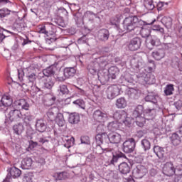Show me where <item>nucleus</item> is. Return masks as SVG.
<instances>
[{
	"label": "nucleus",
	"mask_w": 182,
	"mask_h": 182,
	"mask_svg": "<svg viewBox=\"0 0 182 182\" xmlns=\"http://www.w3.org/2000/svg\"><path fill=\"white\" fill-rule=\"evenodd\" d=\"M139 25H146V21L139 19L136 16L126 18L123 21V32H132L134 31L136 34Z\"/></svg>",
	"instance_id": "obj_1"
},
{
	"label": "nucleus",
	"mask_w": 182,
	"mask_h": 182,
	"mask_svg": "<svg viewBox=\"0 0 182 182\" xmlns=\"http://www.w3.org/2000/svg\"><path fill=\"white\" fill-rule=\"evenodd\" d=\"M117 75H119V68L110 67L108 70H102L101 73H98V79L102 82H109L110 79H116Z\"/></svg>",
	"instance_id": "obj_2"
},
{
	"label": "nucleus",
	"mask_w": 182,
	"mask_h": 182,
	"mask_svg": "<svg viewBox=\"0 0 182 182\" xmlns=\"http://www.w3.org/2000/svg\"><path fill=\"white\" fill-rule=\"evenodd\" d=\"M143 105H138L132 112V118L136 119V124L139 127L144 126V117L143 116Z\"/></svg>",
	"instance_id": "obj_3"
},
{
	"label": "nucleus",
	"mask_w": 182,
	"mask_h": 182,
	"mask_svg": "<svg viewBox=\"0 0 182 182\" xmlns=\"http://www.w3.org/2000/svg\"><path fill=\"white\" fill-rule=\"evenodd\" d=\"M92 117L95 122L99 123H105L107 120H109L110 116L109 114L102 112L100 109L95 110L93 113Z\"/></svg>",
	"instance_id": "obj_4"
},
{
	"label": "nucleus",
	"mask_w": 182,
	"mask_h": 182,
	"mask_svg": "<svg viewBox=\"0 0 182 182\" xmlns=\"http://www.w3.org/2000/svg\"><path fill=\"white\" fill-rule=\"evenodd\" d=\"M136 147L134 139L130 138L125 141L122 144V151L124 153H133Z\"/></svg>",
	"instance_id": "obj_5"
},
{
	"label": "nucleus",
	"mask_w": 182,
	"mask_h": 182,
	"mask_svg": "<svg viewBox=\"0 0 182 182\" xmlns=\"http://www.w3.org/2000/svg\"><path fill=\"white\" fill-rule=\"evenodd\" d=\"M9 112L6 117L10 122H20L22 119V112L18 109H9Z\"/></svg>",
	"instance_id": "obj_6"
},
{
	"label": "nucleus",
	"mask_w": 182,
	"mask_h": 182,
	"mask_svg": "<svg viewBox=\"0 0 182 182\" xmlns=\"http://www.w3.org/2000/svg\"><path fill=\"white\" fill-rule=\"evenodd\" d=\"M134 178H143L147 174V168L143 165H138L132 172Z\"/></svg>",
	"instance_id": "obj_7"
},
{
	"label": "nucleus",
	"mask_w": 182,
	"mask_h": 182,
	"mask_svg": "<svg viewBox=\"0 0 182 182\" xmlns=\"http://www.w3.org/2000/svg\"><path fill=\"white\" fill-rule=\"evenodd\" d=\"M162 173L167 177H171L176 174V168L171 162H166L163 167Z\"/></svg>",
	"instance_id": "obj_8"
},
{
	"label": "nucleus",
	"mask_w": 182,
	"mask_h": 182,
	"mask_svg": "<svg viewBox=\"0 0 182 182\" xmlns=\"http://www.w3.org/2000/svg\"><path fill=\"white\" fill-rule=\"evenodd\" d=\"M120 95V89L116 85H110L107 90V97L108 99H114Z\"/></svg>",
	"instance_id": "obj_9"
},
{
	"label": "nucleus",
	"mask_w": 182,
	"mask_h": 182,
	"mask_svg": "<svg viewBox=\"0 0 182 182\" xmlns=\"http://www.w3.org/2000/svg\"><path fill=\"white\" fill-rule=\"evenodd\" d=\"M26 73V82L30 83V86L32 87L36 82V74L32 71V68H28L24 70Z\"/></svg>",
	"instance_id": "obj_10"
},
{
	"label": "nucleus",
	"mask_w": 182,
	"mask_h": 182,
	"mask_svg": "<svg viewBox=\"0 0 182 182\" xmlns=\"http://www.w3.org/2000/svg\"><path fill=\"white\" fill-rule=\"evenodd\" d=\"M141 46V38L136 37L132 38L127 45L129 50L134 51L140 49Z\"/></svg>",
	"instance_id": "obj_11"
},
{
	"label": "nucleus",
	"mask_w": 182,
	"mask_h": 182,
	"mask_svg": "<svg viewBox=\"0 0 182 182\" xmlns=\"http://www.w3.org/2000/svg\"><path fill=\"white\" fill-rule=\"evenodd\" d=\"M146 69L149 73L146 74L144 73H141L139 75H136V77H138V79H141V80H144L145 83L147 85H150L154 82V80H153L154 78L151 79V75L150 74V72L153 70V68L148 67Z\"/></svg>",
	"instance_id": "obj_12"
},
{
	"label": "nucleus",
	"mask_w": 182,
	"mask_h": 182,
	"mask_svg": "<svg viewBox=\"0 0 182 182\" xmlns=\"http://www.w3.org/2000/svg\"><path fill=\"white\" fill-rule=\"evenodd\" d=\"M103 66L100 65L97 62H92L87 65V70L91 75H99V73H102V70H100V68Z\"/></svg>",
	"instance_id": "obj_13"
},
{
	"label": "nucleus",
	"mask_w": 182,
	"mask_h": 182,
	"mask_svg": "<svg viewBox=\"0 0 182 182\" xmlns=\"http://www.w3.org/2000/svg\"><path fill=\"white\" fill-rule=\"evenodd\" d=\"M144 62L143 59L140 57L134 58L131 60V65L134 69V70H140L144 68Z\"/></svg>",
	"instance_id": "obj_14"
},
{
	"label": "nucleus",
	"mask_w": 182,
	"mask_h": 182,
	"mask_svg": "<svg viewBox=\"0 0 182 182\" xmlns=\"http://www.w3.org/2000/svg\"><path fill=\"white\" fill-rule=\"evenodd\" d=\"M12 105V98L9 95H4L0 101V107L4 110H9L8 107Z\"/></svg>",
	"instance_id": "obj_15"
},
{
	"label": "nucleus",
	"mask_w": 182,
	"mask_h": 182,
	"mask_svg": "<svg viewBox=\"0 0 182 182\" xmlns=\"http://www.w3.org/2000/svg\"><path fill=\"white\" fill-rule=\"evenodd\" d=\"M147 23L145 22V25H139L135 35H141L142 38H149L150 36V28H146Z\"/></svg>",
	"instance_id": "obj_16"
},
{
	"label": "nucleus",
	"mask_w": 182,
	"mask_h": 182,
	"mask_svg": "<svg viewBox=\"0 0 182 182\" xmlns=\"http://www.w3.org/2000/svg\"><path fill=\"white\" fill-rule=\"evenodd\" d=\"M156 113L157 109L156 108L144 109L143 112L144 124L146 123V120H151L156 116Z\"/></svg>",
	"instance_id": "obj_17"
},
{
	"label": "nucleus",
	"mask_w": 182,
	"mask_h": 182,
	"mask_svg": "<svg viewBox=\"0 0 182 182\" xmlns=\"http://www.w3.org/2000/svg\"><path fill=\"white\" fill-rule=\"evenodd\" d=\"M134 82V78L129 72H125L119 78V83L121 85H127V83H133Z\"/></svg>",
	"instance_id": "obj_18"
},
{
	"label": "nucleus",
	"mask_w": 182,
	"mask_h": 182,
	"mask_svg": "<svg viewBox=\"0 0 182 182\" xmlns=\"http://www.w3.org/2000/svg\"><path fill=\"white\" fill-rule=\"evenodd\" d=\"M108 139L112 144H119L122 141V135L117 132H112L108 134Z\"/></svg>",
	"instance_id": "obj_19"
},
{
	"label": "nucleus",
	"mask_w": 182,
	"mask_h": 182,
	"mask_svg": "<svg viewBox=\"0 0 182 182\" xmlns=\"http://www.w3.org/2000/svg\"><path fill=\"white\" fill-rule=\"evenodd\" d=\"M109 36L110 34L109 33V30L103 28L98 31L97 38L99 41H101L102 42H106V41L109 40Z\"/></svg>",
	"instance_id": "obj_20"
},
{
	"label": "nucleus",
	"mask_w": 182,
	"mask_h": 182,
	"mask_svg": "<svg viewBox=\"0 0 182 182\" xmlns=\"http://www.w3.org/2000/svg\"><path fill=\"white\" fill-rule=\"evenodd\" d=\"M57 114H58L57 107L50 108L46 113L47 119L48 120V122H55Z\"/></svg>",
	"instance_id": "obj_21"
},
{
	"label": "nucleus",
	"mask_w": 182,
	"mask_h": 182,
	"mask_svg": "<svg viewBox=\"0 0 182 182\" xmlns=\"http://www.w3.org/2000/svg\"><path fill=\"white\" fill-rule=\"evenodd\" d=\"M113 117L114 119H115V120H117L118 122H119V123H122V122H123V119L127 117V112L122 109L118 110L114 113Z\"/></svg>",
	"instance_id": "obj_22"
},
{
	"label": "nucleus",
	"mask_w": 182,
	"mask_h": 182,
	"mask_svg": "<svg viewBox=\"0 0 182 182\" xmlns=\"http://www.w3.org/2000/svg\"><path fill=\"white\" fill-rule=\"evenodd\" d=\"M33 165V161L30 157L25 158L21 161V168L23 170H30V168H32Z\"/></svg>",
	"instance_id": "obj_23"
},
{
	"label": "nucleus",
	"mask_w": 182,
	"mask_h": 182,
	"mask_svg": "<svg viewBox=\"0 0 182 182\" xmlns=\"http://www.w3.org/2000/svg\"><path fill=\"white\" fill-rule=\"evenodd\" d=\"M118 168H119V173H121V174H124V176H126L127 174H129L131 170L130 165H129V164L126 162L121 163L119 165Z\"/></svg>",
	"instance_id": "obj_24"
},
{
	"label": "nucleus",
	"mask_w": 182,
	"mask_h": 182,
	"mask_svg": "<svg viewBox=\"0 0 182 182\" xmlns=\"http://www.w3.org/2000/svg\"><path fill=\"white\" fill-rule=\"evenodd\" d=\"M165 55L166 53L163 49L154 50L151 53V56L152 58H154L155 60H161V59H163V58H164Z\"/></svg>",
	"instance_id": "obj_25"
},
{
	"label": "nucleus",
	"mask_w": 182,
	"mask_h": 182,
	"mask_svg": "<svg viewBox=\"0 0 182 182\" xmlns=\"http://www.w3.org/2000/svg\"><path fill=\"white\" fill-rule=\"evenodd\" d=\"M36 129L40 133H43L46 130V124L43 119H37L36 123Z\"/></svg>",
	"instance_id": "obj_26"
},
{
	"label": "nucleus",
	"mask_w": 182,
	"mask_h": 182,
	"mask_svg": "<svg viewBox=\"0 0 182 182\" xmlns=\"http://www.w3.org/2000/svg\"><path fill=\"white\" fill-rule=\"evenodd\" d=\"M97 17V15L94 14L92 11H87L84 14V16L82 17L83 21H88V22H93L95 19H96Z\"/></svg>",
	"instance_id": "obj_27"
},
{
	"label": "nucleus",
	"mask_w": 182,
	"mask_h": 182,
	"mask_svg": "<svg viewBox=\"0 0 182 182\" xmlns=\"http://www.w3.org/2000/svg\"><path fill=\"white\" fill-rule=\"evenodd\" d=\"M75 73L76 69L73 67H68L64 69V76L67 79H69L70 77H73Z\"/></svg>",
	"instance_id": "obj_28"
},
{
	"label": "nucleus",
	"mask_w": 182,
	"mask_h": 182,
	"mask_svg": "<svg viewBox=\"0 0 182 182\" xmlns=\"http://www.w3.org/2000/svg\"><path fill=\"white\" fill-rule=\"evenodd\" d=\"M171 143L173 146H178L181 143L182 139L180 138V136L176 134V132L171 134L170 136Z\"/></svg>",
	"instance_id": "obj_29"
},
{
	"label": "nucleus",
	"mask_w": 182,
	"mask_h": 182,
	"mask_svg": "<svg viewBox=\"0 0 182 182\" xmlns=\"http://www.w3.org/2000/svg\"><path fill=\"white\" fill-rule=\"evenodd\" d=\"M161 23L164 25L165 28L170 29L173 25V19L169 16H164L161 20Z\"/></svg>",
	"instance_id": "obj_30"
},
{
	"label": "nucleus",
	"mask_w": 182,
	"mask_h": 182,
	"mask_svg": "<svg viewBox=\"0 0 182 182\" xmlns=\"http://www.w3.org/2000/svg\"><path fill=\"white\" fill-rule=\"evenodd\" d=\"M80 121V117L77 113L70 114L68 118V122L71 124H77Z\"/></svg>",
	"instance_id": "obj_31"
},
{
	"label": "nucleus",
	"mask_w": 182,
	"mask_h": 182,
	"mask_svg": "<svg viewBox=\"0 0 182 182\" xmlns=\"http://www.w3.org/2000/svg\"><path fill=\"white\" fill-rule=\"evenodd\" d=\"M115 105L117 109H124L127 106V101L124 97H120L116 100Z\"/></svg>",
	"instance_id": "obj_32"
},
{
	"label": "nucleus",
	"mask_w": 182,
	"mask_h": 182,
	"mask_svg": "<svg viewBox=\"0 0 182 182\" xmlns=\"http://www.w3.org/2000/svg\"><path fill=\"white\" fill-rule=\"evenodd\" d=\"M23 130H25V128L23 127V125L21 123L16 124L13 127V132L17 136H21Z\"/></svg>",
	"instance_id": "obj_33"
},
{
	"label": "nucleus",
	"mask_w": 182,
	"mask_h": 182,
	"mask_svg": "<svg viewBox=\"0 0 182 182\" xmlns=\"http://www.w3.org/2000/svg\"><path fill=\"white\" fill-rule=\"evenodd\" d=\"M154 153L156 154L159 159H163L164 157V149L161 146H154Z\"/></svg>",
	"instance_id": "obj_34"
},
{
	"label": "nucleus",
	"mask_w": 182,
	"mask_h": 182,
	"mask_svg": "<svg viewBox=\"0 0 182 182\" xmlns=\"http://www.w3.org/2000/svg\"><path fill=\"white\" fill-rule=\"evenodd\" d=\"M144 6L147 11H153L156 8V4L153 0H144Z\"/></svg>",
	"instance_id": "obj_35"
},
{
	"label": "nucleus",
	"mask_w": 182,
	"mask_h": 182,
	"mask_svg": "<svg viewBox=\"0 0 182 182\" xmlns=\"http://www.w3.org/2000/svg\"><path fill=\"white\" fill-rule=\"evenodd\" d=\"M21 174H22V172L19 168L15 166L10 168V175L13 178H18V177L21 176Z\"/></svg>",
	"instance_id": "obj_36"
},
{
	"label": "nucleus",
	"mask_w": 182,
	"mask_h": 182,
	"mask_svg": "<svg viewBox=\"0 0 182 182\" xmlns=\"http://www.w3.org/2000/svg\"><path fill=\"white\" fill-rule=\"evenodd\" d=\"M63 141H66V143L64 144V147H66L67 149H70L73 144H75V138L72 136L70 139H69V136H65L63 138Z\"/></svg>",
	"instance_id": "obj_37"
},
{
	"label": "nucleus",
	"mask_w": 182,
	"mask_h": 182,
	"mask_svg": "<svg viewBox=\"0 0 182 182\" xmlns=\"http://www.w3.org/2000/svg\"><path fill=\"white\" fill-rule=\"evenodd\" d=\"M58 93L60 96H63V95H68L69 93V89L65 85H60L58 88Z\"/></svg>",
	"instance_id": "obj_38"
},
{
	"label": "nucleus",
	"mask_w": 182,
	"mask_h": 182,
	"mask_svg": "<svg viewBox=\"0 0 182 182\" xmlns=\"http://www.w3.org/2000/svg\"><path fill=\"white\" fill-rule=\"evenodd\" d=\"M60 127L65 126V119L61 113L57 114L55 121Z\"/></svg>",
	"instance_id": "obj_39"
},
{
	"label": "nucleus",
	"mask_w": 182,
	"mask_h": 182,
	"mask_svg": "<svg viewBox=\"0 0 182 182\" xmlns=\"http://www.w3.org/2000/svg\"><path fill=\"white\" fill-rule=\"evenodd\" d=\"M119 122L117 121H113L107 124V129L109 132H114L119 127Z\"/></svg>",
	"instance_id": "obj_40"
},
{
	"label": "nucleus",
	"mask_w": 182,
	"mask_h": 182,
	"mask_svg": "<svg viewBox=\"0 0 182 182\" xmlns=\"http://www.w3.org/2000/svg\"><path fill=\"white\" fill-rule=\"evenodd\" d=\"M157 99H159V96L155 95L154 94H149L145 97L146 102H151V103H154V105H156L157 103Z\"/></svg>",
	"instance_id": "obj_41"
},
{
	"label": "nucleus",
	"mask_w": 182,
	"mask_h": 182,
	"mask_svg": "<svg viewBox=\"0 0 182 182\" xmlns=\"http://www.w3.org/2000/svg\"><path fill=\"white\" fill-rule=\"evenodd\" d=\"M43 74L46 77H51L52 75L55 74V70L53 66H50L43 70Z\"/></svg>",
	"instance_id": "obj_42"
},
{
	"label": "nucleus",
	"mask_w": 182,
	"mask_h": 182,
	"mask_svg": "<svg viewBox=\"0 0 182 182\" xmlns=\"http://www.w3.org/2000/svg\"><path fill=\"white\" fill-rule=\"evenodd\" d=\"M174 92V85L173 84L167 85L164 89V94L166 96H171Z\"/></svg>",
	"instance_id": "obj_43"
},
{
	"label": "nucleus",
	"mask_w": 182,
	"mask_h": 182,
	"mask_svg": "<svg viewBox=\"0 0 182 182\" xmlns=\"http://www.w3.org/2000/svg\"><path fill=\"white\" fill-rule=\"evenodd\" d=\"M22 120L26 123V124H29L31 122L33 121V116L26 113L24 114H22L21 117Z\"/></svg>",
	"instance_id": "obj_44"
},
{
	"label": "nucleus",
	"mask_w": 182,
	"mask_h": 182,
	"mask_svg": "<svg viewBox=\"0 0 182 182\" xmlns=\"http://www.w3.org/2000/svg\"><path fill=\"white\" fill-rule=\"evenodd\" d=\"M55 82L52 80V77H47L44 82V86L46 89H52Z\"/></svg>",
	"instance_id": "obj_45"
},
{
	"label": "nucleus",
	"mask_w": 182,
	"mask_h": 182,
	"mask_svg": "<svg viewBox=\"0 0 182 182\" xmlns=\"http://www.w3.org/2000/svg\"><path fill=\"white\" fill-rule=\"evenodd\" d=\"M18 106L21 107V109H24V110H28L29 109V104L25 99H21L17 102Z\"/></svg>",
	"instance_id": "obj_46"
},
{
	"label": "nucleus",
	"mask_w": 182,
	"mask_h": 182,
	"mask_svg": "<svg viewBox=\"0 0 182 182\" xmlns=\"http://www.w3.org/2000/svg\"><path fill=\"white\" fill-rule=\"evenodd\" d=\"M149 42L152 46H160L161 45L160 38H157L156 36H152Z\"/></svg>",
	"instance_id": "obj_47"
},
{
	"label": "nucleus",
	"mask_w": 182,
	"mask_h": 182,
	"mask_svg": "<svg viewBox=\"0 0 182 182\" xmlns=\"http://www.w3.org/2000/svg\"><path fill=\"white\" fill-rule=\"evenodd\" d=\"M141 144L142 146V149H144V151H147V150H150V147L151 144H150V141L147 139H143L141 141Z\"/></svg>",
	"instance_id": "obj_48"
},
{
	"label": "nucleus",
	"mask_w": 182,
	"mask_h": 182,
	"mask_svg": "<svg viewBox=\"0 0 182 182\" xmlns=\"http://www.w3.org/2000/svg\"><path fill=\"white\" fill-rule=\"evenodd\" d=\"M73 105L78 106L80 109H86V105L85 104V101L83 100L78 99L77 100L73 101Z\"/></svg>",
	"instance_id": "obj_49"
},
{
	"label": "nucleus",
	"mask_w": 182,
	"mask_h": 182,
	"mask_svg": "<svg viewBox=\"0 0 182 182\" xmlns=\"http://www.w3.org/2000/svg\"><path fill=\"white\" fill-rule=\"evenodd\" d=\"M35 176L32 173H27L23 178V182H33Z\"/></svg>",
	"instance_id": "obj_50"
},
{
	"label": "nucleus",
	"mask_w": 182,
	"mask_h": 182,
	"mask_svg": "<svg viewBox=\"0 0 182 182\" xmlns=\"http://www.w3.org/2000/svg\"><path fill=\"white\" fill-rule=\"evenodd\" d=\"M9 15H11V11L8 9H0V18H6V16H9Z\"/></svg>",
	"instance_id": "obj_51"
},
{
	"label": "nucleus",
	"mask_w": 182,
	"mask_h": 182,
	"mask_svg": "<svg viewBox=\"0 0 182 182\" xmlns=\"http://www.w3.org/2000/svg\"><path fill=\"white\" fill-rule=\"evenodd\" d=\"M133 120H134L133 118L131 117H128L127 115L125 117V119H124L121 123H123L124 124H125L127 127H130V126H132V123H133Z\"/></svg>",
	"instance_id": "obj_52"
},
{
	"label": "nucleus",
	"mask_w": 182,
	"mask_h": 182,
	"mask_svg": "<svg viewBox=\"0 0 182 182\" xmlns=\"http://www.w3.org/2000/svg\"><path fill=\"white\" fill-rule=\"evenodd\" d=\"M66 172H60L55 173L57 180H65L68 177Z\"/></svg>",
	"instance_id": "obj_53"
},
{
	"label": "nucleus",
	"mask_w": 182,
	"mask_h": 182,
	"mask_svg": "<svg viewBox=\"0 0 182 182\" xmlns=\"http://www.w3.org/2000/svg\"><path fill=\"white\" fill-rule=\"evenodd\" d=\"M58 15H60L61 16H68L69 13L65 8L60 7L58 9Z\"/></svg>",
	"instance_id": "obj_54"
},
{
	"label": "nucleus",
	"mask_w": 182,
	"mask_h": 182,
	"mask_svg": "<svg viewBox=\"0 0 182 182\" xmlns=\"http://www.w3.org/2000/svg\"><path fill=\"white\" fill-rule=\"evenodd\" d=\"M152 31H156V32H160L161 35H164V28H163L160 25H154L152 26Z\"/></svg>",
	"instance_id": "obj_55"
},
{
	"label": "nucleus",
	"mask_w": 182,
	"mask_h": 182,
	"mask_svg": "<svg viewBox=\"0 0 182 182\" xmlns=\"http://www.w3.org/2000/svg\"><path fill=\"white\" fill-rule=\"evenodd\" d=\"M129 92L130 96L132 99H137V97H139V91L136 89L132 88Z\"/></svg>",
	"instance_id": "obj_56"
},
{
	"label": "nucleus",
	"mask_w": 182,
	"mask_h": 182,
	"mask_svg": "<svg viewBox=\"0 0 182 182\" xmlns=\"http://www.w3.org/2000/svg\"><path fill=\"white\" fill-rule=\"evenodd\" d=\"M181 60H180V59L177 57H174L172 59V63H171V65L173 66V68H177V67L178 66V65L180 64V62Z\"/></svg>",
	"instance_id": "obj_57"
},
{
	"label": "nucleus",
	"mask_w": 182,
	"mask_h": 182,
	"mask_svg": "<svg viewBox=\"0 0 182 182\" xmlns=\"http://www.w3.org/2000/svg\"><path fill=\"white\" fill-rule=\"evenodd\" d=\"M82 144H90V138L87 136H82L80 138Z\"/></svg>",
	"instance_id": "obj_58"
},
{
	"label": "nucleus",
	"mask_w": 182,
	"mask_h": 182,
	"mask_svg": "<svg viewBox=\"0 0 182 182\" xmlns=\"http://www.w3.org/2000/svg\"><path fill=\"white\" fill-rule=\"evenodd\" d=\"M121 19H122V16H119V17L117 16L115 18H111L110 22L112 25H115L116 26H117Z\"/></svg>",
	"instance_id": "obj_59"
},
{
	"label": "nucleus",
	"mask_w": 182,
	"mask_h": 182,
	"mask_svg": "<svg viewBox=\"0 0 182 182\" xmlns=\"http://www.w3.org/2000/svg\"><path fill=\"white\" fill-rule=\"evenodd\" d=\"M176 176H182V165H178L175 168Z\"/></svg>",
	"instance_id": "obj_60"
},
{
	"label": "nucleus",
	"mask_w": 182,
	"mask_h": 182,
	"mask_svg": "<svg viewBox=\"0 0 182 182\" xmlns=\"http://www.w3.org/2000/svg\"><path fill=\"white\" fill-rule=\"evenodd\" d=\"M55 100H56V98L55 97H52L50 100L45 102L46 106H52V105L55 103Z\"/></svg>",
	"instance_id": "obj_61"
},
{
	"label": "nucleus",
	"mask_w": 182,
	"mask_h": 182,
	"mask_svg": "<svg viewBox=\"0 0 182 182\" xmlns=\"http://www.w3.org/2000/svg\"><path fill=\"white\" fill-rule=\"evenodd\" d=\"M122 156L117 154V155H113L112 159L110 161L111 164H114L115 163H117L119 159H120Z\"/></svg>",
	"instance_id": "obj_62"
},
{
	"label": "nucleus",
	"mask_w": 182,
	"mask_h": 182,
	"mask_svg": "<svg viewBox=\"0 0 182 182\" xmlns=\"http://www.w3.org/2000/svg\"><path fill=\"white\" fill-rule=\"evenodd\" d=\"M38 31L40 33H44V35H48V30H46V26H40Z\"/></svg>",
	"instance_id": "obj_63"
},
{
	"label": "nucleus",
	"mask_w": 182,
	"mask_h": 182,
	"mask_svg": "<svg viewBox=\"0 0 182 182\" xmlns=\"http://www.w3.org/2000/svg\"><path fill=\"white\" fill-rule=\"evenodd\" d=\"M36 146H38V142L31 141L28 149V150H33V149H35V147H36Z\"/></svg>",
	"instance_id": "obj_64"
}]
</instances>
